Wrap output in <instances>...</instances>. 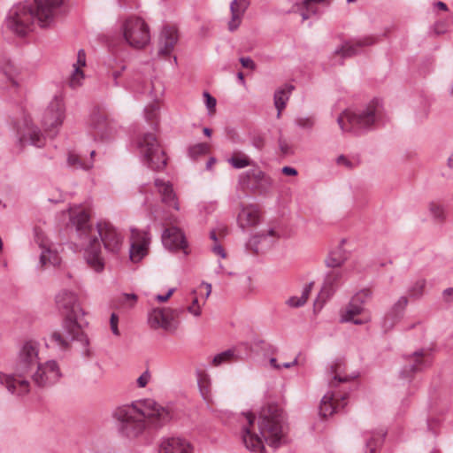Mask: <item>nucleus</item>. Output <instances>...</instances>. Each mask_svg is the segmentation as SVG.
Returning <instances> with one entry per match:
<instances>
[{"label":"nucleus","mask_w":453,"mask_h":453,"mask_svg":"<svg viewBox=\"0 0 453 453\" xmlns=\"http://www.w3.org/2000/svg\"><path fill=\"white\" fill-rule=\"evenodd\" d=\"M70 221L75 226L79 245L84 250V258L91 269L101 273L104 268V260L101 252V242L109 252L118 253L124 242L122 233L111 223L99 222L96 227L89 224V215L81 206L69 208Z\"/></svg>","instance_id":"nucleus-1"},{"label":"nucleus","mask_w":453,"mask_h":453,"mask_svg":"<svg viewBox=\"0 0 453 453\" xmlns=\"http://www.w3.org/2000/svg\"><path fill=\"white\" fill-rule=\"evenodd\" d=\"M241 437L246 449L252 453H265V442L279 448L287 442L288 427L281 410L268 405L263 408L257 420L251 412L239 418Z\"/></svg>","instance_id":"nucleus-2"},{"label":"nucleus","mask_w":453,"mask_h":453,"mask_svg":"<svg viewBox=\"0 0 453 453\" xmlns=\"http://www.w3.org/2000/svg\"><path fill=\"white\" fill-rule=\"evenodd\" d=\"M119 432L126 437L139 436L149 426L160 427L168 423L173 413L152 399H143L121 405L113 411Z\"/></svg>","instance_id":"nucleus-3"},{"label":"nucleus","mask_w":453,"mask_h":453,"mask_svg":"<svg viewBox=\"0 0 453 453\" xmlns=\"http://www.w3.org/2000/svg\"><path fill=\"white\" fill-rule=\"evenodd\" d=\"M64 0H35L34 8L26 4L14 5L5 19L6 27L19 35H25L32 29L34 20L41 27H48L60 13Z\"/></svg>","instance_id":"nucleus-4"},{"label":"nucleus","mask_w":453,"mask_h":453,"mask_svg":"<svg viewBox=\"0 0 453 453\" xmlns=\"http://www.w3.org/2000/svg\"><path fill=\"white\" fill-rule=\"evenodd\" d=\"M39 347L36 341H25L18 352L14 373L7 375L0 372V383L4 384L10 393L21 395L29 392L30 382L26 376L40 363Z\"/></svg>","instance_id":"nucleus-5"},{"label":"nucleus","mask_w":453,"mask_h":453,"mask_svg":"<svg viewBox=\"0 0 453 453\" xmlns=\"http://www.w3.org/2000/svg\"><path fill=\"white\" fill-rule=\"evenodd\" d=\"M326 376L330 390L322 397L319 405V414L324 418L332 416L347 404V394L335 391L334 388L341 382H346L357 377V374L351 377L345 374V365L342 360L333 361L329 365Z\"/></svg>","instance_id":"nucleus-6"},{"label":"nucleus","mask_w":453,"mask_h":453,"mask_svg":"<svg viewBox=\"0 0 453 453\" xmlns=\"http://www.w3.org/2000/svg\"><path fill=\"white\" fill-rule=\"evenodd\" d=\"M380 114V104L373 101L364 108L344 111L337 118V122L343 132L361 134L372 129Z\"/></svg>","instance_id":"nucleus-7"},{"label":"nucleus","mask_w":453,"mask_h":453,"mask_svg":"<svg viewBox=\"0 0 453 453\" xmlns=\"http://www.w3.org/2000/svg\"><path fill=\"white\" fill-rule=\"evenodd\" d=\"M84 316L83 309H78L73 313L66 314L62 324L63 332L56 331L52 333L51 341L62 349L67 348L70 342L73 341L88 345V340L84 333L88 322Z\"/></svg>","instance_id":"nucleus-8"},{"label":"nucleus","mask_w":453,"mask_h":453,"mask_svg":"<svg viewBox=\"0 0 453 453\" xmlns=\"http://www.w3.org/2000/svg\"><path fill=\"white\" fill-rule=\"evenodd\" d=\"M135 147L142 162L152 170L163 169L166 165V157L156 135L146 133L135 141Z\"/></svg>","instance_id":"nucleus-9"},{"label":"nucleus","mask_w":453,"mask_h":453,"mask_svg":"<svg viewBox=\"0 0 453 453\" xmlns=\"http://www.w3.org/2000/svg\"><path fill=\"white\" fill-rule=\"evenodd\" d=\"M125 41L136 49L144 48L150 42V27L146 21L137 16L125 19L121 26Z\"/></svg>","instance_id":"nucleus-10"},{"label":"nucleus","mask_w":453,"mask_h":453,"mask_svg":"<svg viewBox=\"0 0 453 453\" xmlns=\"http://www.w3.org/2000/svg\"><path fill=\"white\" fill-rule=\"evenodd\" d=\"M372 291L365 288L357 292L349 304L341 313L342 322H350L355 325H364L371 320L369 312L365 308V303L371 298Z\"/></svg>","instance_id":"nucleus-11"},{"label":"nucleus","mask_w":453,"mask_h":453,"mask_svg":"<svg viewBox=\"0 0 453 453\" xmlns=\"http://www.w3.org/2000/svg\"><path fill=\"white\" fill-rule=\"evenodd\" d=\"M65 118V105L61 96H55L45 109L42 125L50 136H55Z\"/></svg>","instance_id":"nucleus-12"},{"label":"nucleus","mask_w":453,"mask_h":453,"mask_svg":"<svg viewBox=\"0 0 453 453\" xmlns=\"http://www.w3.org/2000/svg\"><path fill=\"white\" fill-rule=\"evenodd\" d=\"M239 183L244 189L264 195L271 190L273 182L272 178L256 164L252 168L240 174Z\"/></svg>","instance_id":"nucleus-13"},{"label":"nucleus","mask_w":453,"mask_h":453,"mask_svg":"<svg viewBox=\"0 0 453 453\" xmlns=\"http://www.w3.org/2000/svg\"><path fill=\"white\" fill-rule=\"evenodd\" d=\"M62 373L58 364L55 360L39 363L35 369L27 373L26 379H31L37 387H48L55 384L61 378Z\"/></svg>","instance_id":"nucleus-14"},{"label":"nucleus","mask_w":453,"mask_h":453,"mask_svg":"<svg viewBox=\"0 0 453 453\" xmlns=\"http://www.w3.org/2000/svg\"><path fill=\"white\" fill-rule=\"evenodd\" d=\"M179 311L171 308H153L148 312V324L152 329L173 333L178 327Z\"/></svg>","instance_id":"nucleus-15"},{"label":"nucleus","mask_w":453,"mask_h":453,"mask_svg":"<svg viewBox=\"0 0 453 453\" xmlns=\"http://www.w3.org/2000/svg\"><path fill=\"white\" fill-rule=\"evenodd\" d=\"M18 142L22 147L27 143L41 148L45 143V139L41 130L35 127L31 119L25 117L22 124L17 127Z\"/></svg>","instance_id":"nucleus-16"},{"label":"nucleus","mask_w":453,"mask_h":453,"mask_svg":"<svg viewBox=\"0 0 453 453\" xmlns=\"http://www.w3.org/2000/svg\"><path fill=\"white\" fill-rule=\"evenodd\" d=\"M344 275L345 272L342 269H332L326 274L323 286L315 300V305L322 306L334 296L341 287Z\"/></svg>","instance_id":"nucleus-17"},{"label":"nucleus","mask_w":453,"mask_h":453,"mask_svg":"<svg viewBox=\"0 0 453 453\" xmlns=\"http://www.w3.org/2000/svg\"><path fill=\"white\" fill-rule=\"evenodd\" d=\"M35 242L41 249L39 261L41 267L59 265L60 257L58 252L52 249L50 242L42 231L35 230Z\"/></svg>","instance_id":"nucleus-18"},{"label":"nucleus","mask_w":453,"mask_h":453,"mask_svg":"<svg viewBox=\"0 0 453 453\" xmlns=\"http://www.w3.org/2000/svg\"><path fill=\"white\" fill-rule=\"evenodd\" d=\"M130 242V259L134 263L140 262L148 253L150 236L146 231L131 229Z\"/></svg>","instance_id":"nucleus-19"},{"label":"nucleus","mask_w":453,"mask_h":453,"mask_svg":"<svg viewBox=\"0 0 453 453\" xmlns=\"http://www.w3.org/2000/svg\"><path fill=\"white\" fill-rule=\"evenodd\" d=\"M194 445L180 436H166L160 439L157 453H194Z\"/></svg>","instance_id":"nucleus-20"},{"label":"nucleus","mask_w":453,"mask_h":453,"mask_svg":"<svg viewBox=\"0 0 453 453\" xmlns=\"http://www.w3.org/2000/svg\"><path fill=\"white\" fill-rule=\"evenodd\" d=\"M162 243L169 250H182L184 255H188L189 252L183 232L176 226L166 228L163 232Z\"/></svg>","instance_id":"nucleus-21"},{"label":"nucleus","mask_w":453,"mask_h":453,"mask_svg":"<svg viewBox=\"0 0 453 453\" xmlns=\"http://www.w3.org/2000/svg\"><path fill=\"white\" fill-rule=\"evenodd\" d=\"M433 357L429 349H419L410 357V364L403 368L402 374L407 377L410 373L421 372L432 365Z\"/></svg>","instance_id":"nucleus-22"},{"label":"nucleus","mask_w":453,"mask_h":453,"mask_svg":"<svg viewBox=\"0 0 453 453\" xmlns=\"http://www.w3.org/2000/svg\"><path fill=\"white\" fill-rule=\"evenodd\" d=\"M86 65V52L82 49L79 50L76 60L72 65V71L68 78V85L71 88L76 89L83 85L85 81L84 68Z\"/></svg>","instance_id":"nucleus-23"},{"label":"nucleus","mask_w":453,"mask_h":453,"mask_svg":"<svg viewBox=\"0 0 453 453\" xmlns=\"http://www.w3.org/2000/svg\"><path fill=\"white\" fill-rule=\"evenodd\" d=\"M55 303L59 311H63L65 315L73 313L75 310L82 309L79 303L77 294L70 289L63 288L55 296Z\"/></svg>","instance_id":"nucleus-24"},{"label":"nucleus","mask_w":453,"mask_h":453,"mask_svg":"<svg viewBox=\"0 0 453 453\" xmlns=\"http://www.w3.org/2000/svg\"><path fill=\"white\" fill-rule=\"evenodd\" d=\"M154 186L161 197V202L168 207H173L180 211V205L173 185L169 180L157 178L154 180Z\"/></svg>","instance_id":"nucleus-25"},{"label":"nucleus","mask_w":453,"mask_h":453,"mask_svg":"<svg viewBox=\"0 0 453 453\" xmlns=\"http://www.w3.org/2000/svg\"><path fill=\"white\" fill-rule=\"evenodd\" d=\"M376 40L372 36L348 41L342 44L341 47L335 49L334 54L342 58H349L358 54L363 47L375 43Z\"/></svg>","instance_id":"nucleus-26"},{"label":"nucleus","mask_w":453,"mask_h":453,"mask_svg":"<svg viewBox=\"0 0 453 453\" xmlns=\"http://www.w3.org/2000/svg\"><path fill=\"white\" fill-rule=\"evenodd\" d=\"M90 127L93 130L95 139L98 137L101 140L109 139L113 133V125L102 113H95L90 119Z\"/></svg>","instance_id":"nucleus-27"},{"label":"nucleus","mask_w":453,"mask_h":453,"mask_svg":"<svg viewBox=\"0 0 453 453\" xmlns=\"http://www.w3.org/2000/svg\"><path fill=\"white\" fill-rule=\"evenodd\" d=\"M260 219L258 207L255 204H242L237 216V222L242 229L255 226Z\"/></svg>","instance_id":"nucleus-28"},{"label":"nucleus","mask_w":453,"mask_h":453,"mask_svg":"<svg viewBox=\"0 0 453 453\" xmlns=\"http://www.w3.org/2000/svg\"><path fill=\"white\" fill-rule=\"evenodd\" d=\"M178 39V31L175 27H164L159 37L158 54L162 56L170 55L173 50Z\"/></svg>","instance_id":"nucleus-29"},{"label":"nucleus","mask_w":453,"mask_h":453,"mask_svg":"<svg viewBox=\"0 0 453 453\" xmlns=\"http://www.w3.org/2000/svg\"><path fill=\"white\" fill-rule=\"evenodd\" d=\"M319 4H326V0H303L296 4V8L303 20H307L311 18L318 19L323 13Z\"/></svg>","instance_id":"nucleus-30"},{"label":"nucleus","mask_w":453,"mask_h":453,"mask_svg":"<svg viewBox=\"0 0 453 453\" xmlns=\"http://www.w3.org/2000/svg\"><path fill=\"white\" fill-rule=\"evenodd\" d=\"M249 5L250 0H233L231 2V19L228 21V29L230 31H234L240 27Z\"/></svg>","instance_id":"nucleus-31"},{"label":"nucleus","mask_w":453,"mask_h":453,"mask_svg":"<svg viewBox=\"0 0 453 453\" xmlns=\"http://www.w3.org/2000/svg\"><path fill=\"white\" fill-rule=\"evenodd\" d=\"M407 304L408 299L406 296H401L394 303L390 311L384 318L382 326L385 330H389L394 326L395 323L402 317Z\"/></svg>","instance_id":"nucleus-32"},{"label":"nucleus","mask_w":453,"mask_h":453,"mask_svg":"<svg viewBox=\"0 0 453 453\" xmlns=\"http://www.w3.org/2000/svg\"><path fill=\"white\" fill-rule=\"evenodd\" d=\"M294 89V86L286 84L282 88L277 89L274 93V105L278 111L277 117H280L282 110L286 107L289 96Z\"/></svg>","instance_id":"nucleus-33"},{"label":"nucleus","mask_w":453,"mask_h":453,"mask_svg":"<svg viewBox=\"0 0 453 453\" xmlns=\"http://www.w3.org/2000/svg\"><path fill=\"white\" fill-rule=\"evenodd\" d=\"M96 154L95 150H92L90 152V160L88 161H82L81 157L74 154V153H69L67 157V164L69 166L73 167L74 169H81L85 171H88L93 168L94 166V160L93 157Z\"/></svg>","instance_id":"nucleus-34"},{"label":"nucleus","mask_w":453,"mask_h":453,"mask_svg":"<svg viewBox=\"0 0 453 453\" xmlns=\"http://www.w3.org/2000/svg\"><path fill=\"white\" fill-rule=\"evenodd\" d=\"M312 288H313V282H310V283L306 284L303 288V290H302V293L300 296H294L289 297L287 300L286 303L291 308H298V307L303 306L306 303V302L310 296Z\"/></svg>","instance_id":"nucleus-35"},{"label":"nucleus","mask_w":453,"mask_h":453,"mask_svg":"<svg viewBox=\"0 0 453 453\" xmlns=\"http://www.w3.org/2000/svg\"><path fill=\"white\" fill-rule=\"evenodd\" d=\"M106 65L108 68V77L112 79L114 86H119L118 79L121 76L123 71L126 70V65L122 62L118 63L115 58H110L106 62Z\"/></svg>","instance_id":"nucleus-36"},{"label":"nucleus","mask_w":453,"mask_h":453,"mask_svg":"<svg viewBox=\"0 0 453 453\" xmlns=\"http://www.w3.org/2000/svg\"><path fill=\"white\" fill-rule=\"evenodd\" d=\"M227 162L235 169H242L247 166L253 167L256 165L249 156L242 152L234 153L227 159Z\"/></svg>","instance_id":"nucleus-37"},{"label":"nucleus","mask_w":453,"mask_h":453,"mask_svg":"<svg viewBox=\"0 0 453 453\" xmlns=\"http://www.w3.org/2000/svg\"><path fill=\"white\" fill-rule=\"evenodd\" d=\"M275 236V232L273 229H269L266 233H261L256 235H253L248 242L247 245L249 248L253 250L255 252H258V244L260 242H265L266 244H270L272 241H268L269 238H273Z\"/></svg>","instance_id":"nucleus-38"},{"label":"nucleus","mask_w":453,"mask_h":453,"mask_svg":"<svg viewBox=\"0 0 453 453\" xmlns=\"http://www.w3.org/2000/svg\"><path fill=\"white\" fill-rule=\"evenodd\" d=\"M385 434L382 431L367 434L365 436V453H375L376 449L383 441Z\"/></svg>","instance_id":"nucleus-39"},{"label":"nucleus","mask_w":453,"mask_h":453,"mask_svg":"<svg viewBox=\"0 0 453 453\" xmlns=\"http://www.w3.org/2000/svg\"><path fill=\"white\" fill-rule=\"evenodd\" d=\"M238 358L239 357L236 354V350L234 349H229L214 356L212 358V365L214 366H219Z\"/></svg>","instance_id":"nucleus-40"},{"label":"nucleus","mask_w":453,"mask_h":453,"mask_svg":"<svg viewBox=\"0 0 453 453\" xmlns=\"http://www.w3.org/2000/svg\"><path fill=\"white\" fill-rule=\"evenodd\" d=\"M137 299L135 294L123 293L118 297V304L121 308L131 309L136 304Z\"/></svg>","instance_id":"nucleus-41"},{"label":"nucleus","mask_w":453,"mask_h":453,"mask_svg":"<svg viewBox=\"0 0 453 453\" xmlns=\"http://www.w3.org/2000/svg\"><path fill=\"white\" fill-rule=\"evenodd\" d=\"M345 258L340 252H332L326 260V264L328 267L333 269H341V265L344 263Z\"/></svg>","instance_id":"nucleus-42"},{"label":"nucleus","mask_w":453,"mask_h":453,"mask_svg":"<svg viewBox=\"0 0 453 453\" xmlns=\"http://www.w3.org/2000/svg\"><path fill=\"white\" fill-rule=\"evenodd\" d=\"M208 150H209V145L207 143H203V142L197 143L189 148L188 156L191 158L196 159L199 156L206 154L208 152Z\"/></svg>","instance_id":"nucleus-43"},{"label":"nucleus","mask_w":453,"mask_h":453,"mask_svg":"<svg viewBox=\"0 0 453 453\" xmlns=\"http://www.w3.org/2000/svg\"><path fill=\"white\" fill-rule=\"evenodd\" d=\"M295 123L303 130H311L315 125V119L310 116H300L295 119Z\"/></svg>","instance_id":"nucleus-44"},{"label":"nucleus","mask_w":453,"mask_h":453,"mask_svg":"<svg viewBox=\"0 0 453 453\" xmlns=\"http://www.w3.org/2000/svg\"><path fill=\"white\" fill-rule=\"evenodd\" d=\"M204 98V104L208 110V114L212 115L216 111L217 100L209 92L204 91L203 93Z\"/></svg>","instance_id":"nucleus-45"},{"label":"nucleus","mask_w":453,"mask_h":453,"mask_svg":"<svg viewBox=\"0 0 453 453\" xmlns=\"http://www.w3.org/2000/svg\"><path fill=\"white\" fill-rule=\"evenodd\" d=\"M429 211L434 219H442L444 216V207L442 204L431 202L428 205Z\"/></svg>","instance_id":"nucleus-46"},{"label":"nucleus","mask_w":453,"mask_h":453,"mask_svg":"<svg viewBox=\"0 0 453 453\" xmlns=\"http://www.w3.org/2000/svg\"><path fill=\"white\" fill-rule=\"evenodd\" d=\"M144 112L145 118L153 122L157 117L158 107L157 104H150L145 108Z\"/></svg>","instance_id":"nucleus-47"},{"label":"nucleus","mask_w":453,"mask_h":453,"mask_svg":"<svg viewBox=\"0 0 453 453\" xmlns=\"http://www.w3.org/2000/svg\"><path fill=\"white\" fill-rule=\"evenodd\" d=\"M150 372L148 370L144 371L136 380L137 386L139 388H145L150 381Z\"/></svg>","instance_id":"nucleus-48"},{"label":"nucleus","mask_w":453,"mask_h":453,"mask_svg":"<svg viewBox=\"0 0 453 453\" xmlns=\"http://www.w3.org/2000/svg\"><path fill=\"white\" fill-rule=\"evenodd\" d=\"M188 311L196 317L201 315V304H199L198 298L194 297L192 303L188 307Z\"/></svg>","instance_id":"nucleus-49"},{"label":"nucleus","mask_w":453,"mask_h":453,"mask_svg":"<svg viewBox=\"0 0 453 453\" xmlns=\"http://www.w3.org/2000/svg\"><path fill=\"white\" fill-rule=\"evenodd\" d=\"M118 325H119L118 315L115 313H111V319H110V326H111V330L112 334L116 336H119V334H120Z\"/></svg>","instance_id":"nucleus-50"},{"label":"nucleus","mask_w":453,"mask_h":453,"mask_svg":"<svg viewBox=\"0 0 453 453\" xmlns=\"http://www.w3.org/2000/svg\"><path fill=\"white\" fill-rule=\"evenodd\" d=\"M426 286V280H418L415 285L413 286V288L411 289V293L413 295V296H418V295H421L424 288Z\"/></svg>","instance_id":"nucleus-51"},{"label":"nucleus","mask_w":453,"mask_h":453,"mask_svg":"<svg viewBox=\"0 0 453 453\" xmlns=\"http://www.w3.org/2000/svg\"><path fill=\"white\" fill-rule=\"evenodd\" d=\"M336 164L338 165H342L348 169H350L353 167V163L344 155H340L336 158Z\"/></svg>","instance_id":"nucleus-52"},{"label":"nucleus","mask_w":453,"mask_h":453,"mask_svg":"<svg viewBox=\"0 0 453 453\" xmlns=\"http://www.w3.org/2000/svg\"><path fill=\"white\" fill-rule=\"evenodd\" d=\"M240 62H241L242 65L245 68H248L250 70L255 69L256 65H255L254 61L249 57L241 58Z\"/></svg>","instance_id":"nucleus-53"},{"label":"nucleus","mask_w":453,"mask_h":453,"mask_svg":"<svg viewBox=\"0 0 453 453\" xmlns=\"http://www.w3.org/2000/svg\"><path fill=\"white\" fill-rule=\"evenodd\" d=\"M212 251L214 252L215 255L219 256L221 258H225L226 257V253L224 248L219 243H215L213 245Z\"/></svg>","instance_id":"nucleus-54"},{"label":"nucleus","mask_w":453,"mask_h":453,"mask_svg":"<svg viewBox=\"0 0 453 453\" xmlns=\"http://www.w3.org/2000/svg\"><path fill=\"white\" fill-rule=\"evenodd\" d=\"M174 290V288H170L165 295H157L155 296V300H157L159 303L166 302L173 294Z\"/></svg>","instance_id":"nucleus-55"},{"label":"nucleus","mask_w":453,"mask_h":453,"mask_svg":"<svg viewBox=\"0 0 453 453\" xmlns=\"http://www.w3.org/2000/svg\"><path fill=\"white\" fill-rule=\"evenodd\" d=\"M442 296L445 302H453V287L444 289L442 292Z\"/></svg>","instance_id":"nucleus-56"},{"label":"nucleus","mask_w":453,"mask_h":453,"mask_svg":"<svg viewBox=\"0 0 453 453\" xmlns=\"http://www.w3.org/2000/svg\"><path fill=\"white\" fill-rule=\"evenodd\" d=\"M279 146L282 153L288 154L290 152V147L285 140L280 139Z\"/></svg>","instance_id":"nucleus-57"},{"label":"nucleus","mask_w":453,"mask_h":453,"mask_svg":"<svg viewBox=\"0 0 453 453\" xmlns=\"http://www.w3.org/2000/svg\"><path fill=\"white\" fill-rule=\"evenodd\" d=\"M281 172L285 175H288V176H296V175H297V171L295 168L291 167V166H284L281 169Z\"/></svg>","instance_id":"nucleus-58"},{"label":"nucleus","mask_w":453,"mask_h":453,"mask_svg":"<svg viewBox=\"0 0 453 453\" xmlns=\"http://www.w3.org/2000/svg\"><path fill=\"white\" fill-rule=\"evenodd\" d=\"M269 365H270V367L273 370H276V371L281 370V365H280L281 364H279L275 357H271L269 359Z\"/></svg>","instance_id":"nucleus-59"},{"label":"nucleus","mask_w":453,"mask_h":453,"mask_svg":"<svg viewBox=\"0 0 453 453\" xmlns=\"http://www.w3.org/2000/svg\"><path fill=\"white\" fill-rule=\"evenodd\" d=\"M205 288L206 293L204 295V300L203 302V304L205 303V300L209 297V296L211 293V285L210 283L203 282L200 286V288Z\"/></svg>","instance_id":"nucleus-60"},{"label":"nucleus","mask_w":453,"mask_h":453,"mask_svg":"<svg viewBox=\"0 0 453 453\" xmlns=\"http://www.w3.org/2000/svg\"><path fill=\"white\" fill-rule=\"evenodd\" d=\"M298 365V357L294 358L291 362L282 363L281 368H291Z\"/></svg>","instance_id":"nucleus-61"},{"label":"nucleus","mask_w":453,"mask_h":453,"mask_svg":"<svg viewBox=\"0 0 453 453\" xmlns=\"http://www.w3.org/2000/svg\"><path fill=\"white\" fill-rule=\"evenodd\" d=\"M216 209L214 203H203L201 205V210H205L208 212L213 211Z\"/></svg>","instance_id":"nucleus-62"},{"label":"nucleus","mask_w":453,"mask_h":453,"mask_svg":"<svg viewBox=\"0 0 453 453\" xmlns=\"http://www.w3.org/2000/svg\"><path fill=\"white\" fill-rule=\"evenodd\" d=\"M434 7L435 8H438L441 11H444V12H447L448 11V7L446 5L445 3L441 2V1H438L434 4Z\"/></svg>","instance_id":"nucleus-63"},{"label":"nucleus","mask_w":453,"mask_h":453,"mask_svg":"<svg viewBox=\"0 0 453 453\" xmlns=\"http://www.w3.org/2000/svg\"><path fill=\"white\" fill-rule=\"evenodd\" d=\"M215 162L216 159L214 157H211L206 163V169L211 170Z\"/></svg>","instance_id":"nucleus-64"}]
</instances>
